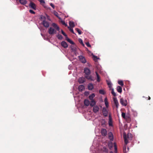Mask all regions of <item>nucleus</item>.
Returning <instances> with one entry per match:
<instances>
[{
    "mask_svg": "<svg viewBox=\"0 0 153 153\" xmlns=\"http://www.w3.org/2000/svg\"><path fill=\"white\" fill-rule=\"evenodd\" d=\"M61 33H62L64 36L66 38L67 37V35L64 32V31L62 30H61Z\"/></svg>",
    "mask_w": 153,
    "mask_h": 153,
    "instance_id": "58836bf2",
    "label": "nucleus"
},
{
    "mask_svg": "<svg viewBox=\"0 0 153 153\" xmlns=\"http://www.w3.org/2000/svg\"><path fill=\"white\" fill-rule=\"evenodd\" d=\"M117 90L118 92L121 93L122 92V88L120 86H118L117 87Z\"/></svg>",
    "mask_w": 153,
    "mask_h": 153,
    "instance_id": "412c9836",
    "label": "nucleus"
},
{
    "mask_svg": "<svg viewBox=\"0 0 153 153\" xmlns=\"http://www.w3.org/2000/svg\"><path fill=\"white\" fill-rule=\"evenodd\" d=\"M123 151H124V153H125V151H126V147H123Z\"/></svg>",
    "mask_w": 153,
    "mask_h": 153,
    "instance_id": "8fccbe9b",
    "label": "nucleus"
},
{
    "mask_svg": "<svg viewBox=\"0 0 153 153\" xmlns=\"http://www.w3.org/2000/svg\"><path fill=\"white\" fill-rule=\"evenodd\" d=\"M104 101H107V98H105V100H104Z\"/></svg>",
    "mask_w": 153,
    "mask_h": 153,
    "instance_id": "4d7b16f0",
    "label": "nucleus"
},
{
    "mask_svg": "<svg viewBox=\"0 0 153 153\" xmlns=\"http://www.w3.org/2000/svg\"><path fill=\"white\" fill-rule=\"evenodd\" d=\"M103 115L105 117H107L108 115V111L105 107H103L102 110Z\"/></svg>",
    "mask_w": 153,
    "mask_h": 153,
    "instance_id": "20e7f679",
    "label": "nucleus"
},
{
    "mask_svg": "<svg viewBox=\"0 0 153 153\" xmlns=\"http://www.w3.org/2000/svg\"><path fill=\"white\" fill-rule=\"evenodd\" d=\"M79 58L80 61L82 63H85L86 62V61L85 57L82 56H79Z\"/></svg>",
    "mask_w": 153,
    "mask_h": 153,
    "instance_id": "39448f33",
    "label": "nucleus"
},
{
    "mask_svg": "<svg viewBox=\"0 0 153 153\" xmlns=\"http://www.w3.org/2000/svg\"><path fill=\"white\" fill-rule=\"evenodd\" d=\"M61 22L62 23V24L63 25H65V22L64 21H62Z\"/></svg>",
    "mask_w": 153,
    "mask_h": 153,
    "instance_id": "09e8293b",
    "label": "nucleus"
},
{
    "mask_svg": "<svg viewBox=\"0 0 153 153\" xmlns=\"http://www.w3.org/2000/svg\"><path fill=\"white\" fill-rule=\"evenodd\" d=\"M48 32L50 35H53L56 33V31L54 28L50 27L48 29Z\"/></svg>",
    "mask_w": 153,
    "mask_h": 153,
    "instance_id": "f03ea898",
    "label": "nucleus"
},
{
    "mask_svg": "<svg viewBox=\"0 0 153 153\" xmlns=\"http://www.w3.org/2000/svg\"><path fill=\"white\" fill-rule=\"evenodd\" d=\"M105 104L106 108H108V103L107 101H105Z\"/></svg>",
    "mask_w": 153,
    "mask_h": 153,
    "instance_id": "a19ab883",
    "label": "nucleus"
},
{
    "mask_svg": "<svg viewBox=\"0 0 153 153\" xmlns=\"http://www.w3.org/2000/svg\"><path fill=\"white\" fill-rule=\"evenodd\" d=\"M40 20L42 21L43 22L44 21H45L46 19V18L45 16L42 15H41L40 16Z\"/></svg>",
    "mask_w": 153,
    "mask_h": 153,
    "instance_id": "b1692460",
    "label": "nucleus"
},
{
    "mask_svg": "<svg viewBox=\"0 0 153 153\" xmlns=\"http://www.w3.org/2000/svg\"><path fill=\"white\" fill-rule=\"evenodd\" d=\"M57 37L59 39H62L63 38L62 36L60 34L57 35Z\"/></svg>",
    "mask_w": 153,
    "mask_h": 153,
    "instance_id": "4c0bfd02",
    "label": "nucleus"
},
{
    "mask_svg": "<svg viewBox=\"0 0 153 153\" xmlns=\"http://www.w3.org/2000/svg\"><path fill=\"white\" fill-rule=\"evenodd\" d=\"M108 138L111 141H113V136L112 133L110 132L108 134Z\"/></svg>",
    "mask_w": 153,
    "mask_h": 153,
    "instance_id": "a211bd4d",
    "label": "nucleus"
},
{
    "mask_svg": "<svg viewBox=\"0 0 153 153\" xmlns=\"http://www.w3.org/2000/svg\"><path fill=\"white\" fill-rule=\"evenodd\" d=\"M102 135L104 136H105L107 134V131L106 129L102 128L101 131Z\"/></svg>",
    "mask_w": 153,
    "mask_h": 153,
    "instance_id": "9b49d317",
    "label": "nucleus"
},
{
    "mask_svg": "<svg viewBox=\"0 0 153 153\" xmlns=\"http://www.w3.org/2000/svg\"><path fill=\"white\" fill-rule=\"evenodd\" d=\"M42 24L44 27L46 28L48 27L49 26V22L46 20L42 22Z\"/></svg>",
    "mask_w": 153,
    "mask_h": 153,
    "instance_id": "1a4fd4ad",
    "label": "nucleus"
},
{
    "mask_svg": "<svg viewBox=\"0 0 153 153\" xmlns=\"http://www.w3.org/2000/svg\"><path fill=\"white\" fill-rule=\"evenodd\" d=\"M113 143L112 142H110L108 143V146L110 149H111L113 147Z\"/></svg>",
    "mask_w": 153,
    "mask_h": 153,
    "instance_id": "393cba45",
    "label": "nucleus"
},
{
    "mask_svg": "<svg viewBox=\"0 0 153 153\" xmlns=\"http://www.w3.org/2000/svg\"><path fill=\"white\" fill-rule=\"evenodd\" d=\"M120 102L121 104L123 106H126L128 104L127 100L123 98H121L120 99Z\"/></svg>",
    "mask_w": 153,
    "mask_h": 153,
    "instance_id": "7ed1b4c3",
    "label": "nucleus"
},
{
    "mask_svg": "<svg viewBox=\"0 0 153 153\" xmlns=\"http://www.w3.org/2000/svg\"><path fill=\"white\" fill-rule=\"evenodd\" d=\"M50 5L53 8V9H54L55 6L52 3H51L50 4Z\"/></svg>",
    "mask_w": 153,
    "mask_h": 153,
    "instance_id": "de8ad7c7",
    "label": "nucleus"
},
{
    "mask_svg": "<svg viewBox=\"0 0 153 153\" xmlns=\"http://www.w3.org/2000/svg\"><path fill=\"white\" fill-rule=\"evenodd\" d=\"M127 121L128 122H129L130 121V119L129 118H128V120H127Z\"/></svg>",
    "mask_w": 153,
    "mask_h": 153,
    "instance_id": "603ef678",
    "label": "nucleus"
},
{
    "mask_svg": "<svg viewBox=\"0 0 153 153\" xmlns=\"http://www.w3.org/2000/svg\"><path fill=\"white\" fill-rule=\"evenodd\" d=\"M122 117L124 119H126V114L124 112H122Z\"/></svg>",
    "mask_w": 153,
    "mask_h": 153,
    "instance_id": "ea45409f",
    "label": "nucleus"
},
{
    "mask_svg": "<svg viewBox=\"0 0 153 153\" xmlns=\"http://www.w3.org/2000/svg\"><path fill=\"white\" fill-rule=\"evenodd\" d=\"M114 152L115 153L117 152V145L116 143H114Z\"/></svg>",
    "mask_w": 153,
    "mask_h": 153,
    "instance_id": "c756f323",
    "label": "nucleus"
},
{
    "mask_svg": "<svg viewBox=\"0 0 153 153\" xmlns=\"http://www.w3.org/2000/svg\"><path fill=\"white\" fill-rule=\"evenodd\" d=\"M93 59L94 61L96 60L98 58L97 57L94 55L93 56Z\"/></svg>",
    "mask_w": 153,
    "mask_h": 153,
    "instance_id": "79ce46f5",
    "label": "nucleus"
},
{
    "mask_svg": "<svg viewBox=\"0 0 153 153\" xmlns=\"http://www.w3.org/2000/svg\"><path fill=\"white\" fill-rule=\"evenodd\" d=\"M103 150L104 152H108V149L105 146H104L103 148Z\"/></svg>",
    "mask_w": 153,
    "mask_h": 153,
    "instance_id": "473e14b6",
    "label": "nucleus"
},
{
    "mask_svg": "<svg viewBox=\"0 0 153 153\" xmlns=\"http://www.w3.org/2000/svg\"><path fill=\"white\" fill-rule=\"evenodd\" d=\"M111 93L113 95L114 97H115L116 96V93L114 91V89L113 88H112L111 89Z\"/></svg>",
    "mask_w": 153,
    "mask_h": 153,
    "instance_id": "2f4dec72",
    "label": "nucleus"
},
{
    "mask_svg": "<svg viewBox=\"0 0 153 153\" xmlns=\"http://www.w3.org/2000/svg\"><path fill=\"white\" fill-rule=\"evenodd\" d=\"M102 121L103 122V123L105 124V121L104 119H103L102 120Z\"/></svg>",
    "mask_w": 153,
    "mask_h": 153,
    "instance_id": "5fc2aeb1",
    "label": "nucleus"
},
{
    "mask_svg": "<svg viewBox=\"0 0 153 153\" xmlns=\"http://www.w3.org/2000/svg\"><path fill=\"white\" fill-rule=\"evenodd\" d=\"M69 25L70 26L72 27H74L75 26L74 23L73 22L70 21L69 22Z\"/></svg>",
    "mask_w": 153,
    "mask_h": 153,
    "instance_id": "cd10ccee",
    "label": "nucleus"
},
{
    "mask_svg": "<svg viewBox=\"0 0 153 153\" xmlns=\"http://www.w3.org/2000/svg\"><path fill=\"white\" fill-rule=\"evenodd\" d=\"M75 30L77 31L79 35L82 34V32L78 28H75Z\"/></svg>",
    "mask_w": 153,
    "mask_h": 153,
    "instance_id": "7c9ffc66",
    "label": "nucleus"
},
{
    "mask_svg": "<svg viewBox=\"0 0 153 153\" xmlns=\"http://www.w3.org/2000/svg\"><path fill=\"white\" fill-rule=\"evenodd\" d=\"M29 6L31 8L34 10H36V4L31 1H30V2L29 4Z\"/></svg>",
    "mask_w": 153,
    "mask_h": 153,
    "instance_id": "423d86ee",
    "label": "nucleus"
},
{
    "mask_svg": "<svg viewBox=\"0 0 153 153\" xmlns=\"http://www.w3.org/2000/svg\"><path fill=\"white\" fill-rule=\"evenodd\" d=\"M106 81L107 82V84L108 86L112 84L111 82L110 81L107 80Z\"/></svg>",
    "mask_w": 153,
    "mask_h": 153,
    "instance_id": "a18cd8bd",
    "label": "nucleus"
},
{
    "mask_svg": "<svg viewBox=\"0 0 153 153\" xmlns=\"http://www.w3.org/2000/svg\"><path fill=\"white\" fill-rule=\"evenodd\" d=\"M56 16H57V14H56V15H55Z\"/></svg>",
    "mask_w": 153,
    "mask_h": 153,
    "instance_id": "680f3d73",
    "label": "nucleus"
},
{
    "mask_svg": "<svg viewBox=\"0 0 153 153\" xmlns=\"http://www.w3.org/2000/svg\"><path fill=\"white\" fill-rule=\"evenodd\" d=\"M61 45L64 48H66L68 47V45L64 41H63L61 42Z\"/></svg>",
    "mask_w": 153,
    "mask_h": 153,
    "instance_id": "2eb2a0df",
    "label": "nucleus"
},
{
    "mask_svg": "<svg viewBox=\"0 0 153 153\" xmlns=\"http://www.w3.org/2000/svg\"><path fill=\"white\" fill-rule=\"evenodd\" d=\"M84 72L86 75H90L91 74L90 70L87 68H84Z\"/></svg>",
    "mask_w": 153,
    "mask_h": 153,
    "instance_id": "6e6552de",
    "label": "nucleus"
},
{
    "mask_svg": "<svg viewBox=\"0 0 153 153\" xmlns=\"http://www.w3.org/2000/svg\"><path fill=\"white\" fill-rule=\"evenodd\" d=\"M19 1L20 3L23 5H25L27 3L26 0H19Z\"/></svg>",
    "mask_w": 153,
    "mask_h": 153,
    "instance_id": "4be33fe9",
    "label": "nucleus"
},
{
    "mask_svg": "<svg viewBox=\"0 0 153 153\" xmlns=\"http://www.w3.org/2000/svg\"><path fill=\"white\" fill-rule=\"evenodd\" d=\"M85 77L87 79L89 80L90 81H94V79L93 77L89 75H85Z\"/></svg>",
    "mask_w": 153,
    "mask_h": 153,
    "instance_id": "ddd939ff",
    "label": "nucleus"
},
{
    "mask_svg": "<svg viewBox=\"0 0 153 153\" xmlns=\"http://www.w3.org/2000/svg\"><path fill=\"white\" fill-rule=\"evenodd\" d=\"M108 125L109 126H113L112 118L110 114H109V115Z\"/></svg>",
    "mask_w": 153,
    "mask_h": 153,
    "instance_id": "f8f14e48",
    "label": "nucleus"
},
{
    "mask_svg": "<svg viewBox=\"0 0 153 153\" xmlns=\"http://www.w3.org/2000/svg\"><path fill=\"white\" fill-rule=\"evenodd\" d=\"M86 45L89 47H91V45L89 44V43L88 42H87L85 43Z\"/></svg>",
    "mask_w": 153,
    "mask_h": 153,
    "instance_id": "49530a36",
    "label": "nucleus"
},
{
    "mask_svg": "<svg viewBox=\"0 0 153 153\" xmlns=\"http://www.w3.org/2000/svg\"><path fill=\"white\" fill-rule=\"evenodd\" d=\"M111 87H112V84L108 86L109 88H110V89L111 90L112 89V88H111Z\"/></svg>",
    "mask_w": 153,
    "mask_h": 153,
    "instance_id": "864d4df0",
    "label": "nucleus"
},
{
    "mask_svg": "<svg viewBox=\"0 0 153 153\" xmlns=\"http://www.w3.org/2000/svg\"><path fill=\"white\" fill-rule=\"evenodd\" d=\"M71 49L73 50H75L74 48V47L72 46H71Z\"/></svg>",
    "mask_w": 153,
    "mask_h": 153,
    "instance_id": "3c124183",
    "label": "nucleus"
},
{
    "mask_svg": "<svg viewBox=\"0 0 153 153\" xmlns=\"http://www.w3.org/2000/svg\"><path fill=\"white\" fill-rule=\"evenodd\" d=\"M150 97H149V100H150Z\"/></svg>",
    "mask_w": 153,
    "mask_h": 153,
    "instance_id": "13d9d810",
    "label": "nucleus"
},
{
    "mask_svg": "<svg viewBox=\"0 0 153 153\" xmlns=\"http://www.w3.org/2000/svg\"><path fill=\"white\" fill-rule=\"evenodd\" d=\"M30 0V1L31 0Z\"/></svg>",
    "mask_w": 153,
    "mask_h": 153,
    "instance_id": "e2e57ef3",
    "label": "nucleus"
},
{
    "mask_svg": "<svg viewBox=\"0 0 153 153\" xmlns=\"http://www.w3.org/2000/svg\"><path fill=\"white\" fill-rule=\"evenodd\" d=\"M66 39L68 42L70 43L71 44L73 45H74V43L72 40H71L70 39L68 38V37L66 38Z\"/></svg>",
    "mask_w": 153,
    "mask_h": 153,
    "instance_id": "bb28decb",
    "label": "nucleus"
},
{
    "mask_svg": "<svg viewBox=\"0 0 153 153\" xmlns=\"http://www.w3.org/2000/svg\"><path fill=\"white\" fill-rule=\"evenodd\" d=\"M84 104L85 105L88 106L90 105V102L88 100L85 99L84 100Z\"/></svg>",
    "mask_w": 153,
    "mask_h": 153,
    "instance_id": "aec40b11",
    "label": "nucleus"
},
{
    "mask_svg": "<svg viewBox=\"0 0 153 153\" xmlns=\"http://www.w3.org/2000/svg\"><path fill=\"white\" fill-rule=\"evenodd\" d=\"M56 16H57V14H56V15H55Z\"/></svg>",
    "mask_w": 153,
    "mask_h": 153,
    "instance_id": "052dcab7",
    "label": "nucleus"
},
{
    "mask_svg": "<svg viewBox=\"0 0 153 153\" xmlns=\"http://www.w3.org/2000/svg\"><path fill=\"white\" fill-rule=\"evenodd\" d=\"M95 95L94 94H92L91 95H90L89 97V99L91 100H94L93 99L94 97H95Z\"/></svg>",
    "mask_w": 153,
    "mask_h": 153,
    "instance_id": "a878e982",
    "label": "nucleus"
},
{
    "mask_svg": "<svg viewBox=\"0 0 153 153\" xmlns=\"http://www.w3.org/2000/svg\"><path fill=\"white\" fill-rule=\"evenodd\" d=\"M68 29H69V30H70V31L72 33H73L74 34H75V33H74V31L73 29L72 28H70V27H69L68 26Z\"/></svg>",
    "mask_w": 153,
    "mask_h": 153,
    "instance_id": "f704fd0d",
    "label": "nucleus"
},
{
    "mask_svg": "<svg viewBox=\"0 0 153 153\" xmlns=\"http://www.w3.org/2000/svg\"><path fill=\"white\" fill-rule=\"evenodd\" d=\"M52 26L57 31H59L60 28L59 27L56 23H53L52 24Z\"/></svg>",
    "mask_w": 153,
    "mask_h": 153,
    "instance_id": "4468645a",
    "label": "nucleus"
},
{
    "mask_svg": "<svg viewBox=\"0 0 153 153\" xmlns=\"http://www.w3.org/2000/svg\"><path fill=\"white\" fill-rule=\"evenodd\" d=\"M123 137L124 139L125 144L126 145L128 143V140H131L132 139V135L130 133H128L127 136L125 134H124Z\"/></svg>",
    "mask_w": 153,
    "mask_h": 153,
    "instance_id": "f257e3e1",
    "label": "nucleus"
},
{
    "mask_svg": "<svg viewBox=\"0 0 153 153\" xmlns=\"http://www.w3.org/2000/svg\"><path fill=\"white\" fill-rule=\"evenodd\" d=\"M29 11L32 14H35V12L32 10H30Z\"/></svg>",
    "mask_w": 153,
    "mask_h": 153,
    "instance_id": "c03bdc74",
    "label": "nucleus"
},
{
    "mask_svg": "<svg viewBox=\"0 0 153 153\" xmlns=\"http://www.w3.org/2000/svg\"><path fill=\"white\" fill-rule=\"evenodd\" d=\"M110 153H113V152H112V151H111L110 152Z\"/></svg>",
    "mask_w": 153,
    "mask_h": 153,
    "instance_id": "bf43d9fd",
    "label": "nucleus"
},
{
    "mask_svg": "<svg viewBox=\"0 0 153 153\" xmlns=\"http://www.w3.org/2000/svg\"><path fill=\"white\" fill-rule=\"evenodd\" d=\"M85 82V79L84 77H79L78 79V82L79 83H82Z\"/></svg>",
    "mask_w": 153,
    "mask_h": 153,
    "instance_id": "dca6fc26",
    "label": "nucleus"
},
{
    "mask_svg": "<svg viewBox=\"0 0 153 153\" xmlns=\"http://www.w3.org/2000/svg\"><path fill=\"white\" fill-rule=\"evenodd\" d=\"M64 25L66 27L67 26V24H66L65 23V25Z\"/></svg>",
    "mask_w": 153,
    "mask_h": 153,
    "instance_id": "6e6d98bb",
    "label": "nucleus"
},
{
    "mask_svg": "<svg viewBox=\"0 0 153 153\" xmlns=\"http://www.w3.org/2000/svg\"><path fill=\"white\" fill-rule=\"evenodd\" d=\"M40 3L41 4H45V2L44 0H38Z\"/></svg>",
    "mask_w": 153,
    "mask_h": 153,
    "instance_id": "37998d69",
    "label": "nucleus"
},
{
    "mask_svg": "<svg viewBox=\"0 0 153 153\" xmlns=\"http://www.w3.org/2000/svg\"><path fill=\"white\" fill-rule=\"evenodd\" d=\"M99 92L100 94L104 95L105 94L104 91L103 90H100L99 91Z\"/></svg>",
    "mask_w": 153,
    "mask_h": 153,
    "instance_id": "72a5a7b5",
    "label": "nucleus"
},
{
    "mask_svg": "<svg viewBox=\"0 0 153 153\" xmlns=\"http://www.w3.org/2000/svg\"><path fill=\"white\" fill-rule=\"evenodd\" d=\"M93 111L95 113H97L99 111V108L97 105H94L93 107Z\"/></svg>",
    "mask_w": 153,
    "mask_h": 153,
    "instance_id": "0eeeda50",
    "label": "nucleus"
},
{
    "mask_svg": "<svg viewBox=\"0 0 153 153\" xmlns=\"http://www.w3.org/2000/svg\"><path fill=\"white\" fill-rule=\"evenodd\" d=\"M90 104L91 107H93L94 105H95L96 102L94 100H91V103H90Z\"/></svg>",
    "mask_w": 153,
    "mask_h": 153,
    "instance_id": "5701e85b",
    "label": "nucleus"
},
{
    "mask_svg": "<svg viewBox=\"0 0 153 153\" xmlns=\"http://www.w3.org/2000/svg\"><path fill=\"white\" fill-rule=\"evenodd\" d=\"M85 89V87L83 85H80L78 87V89L79 91H82Z\"/></svg>",
    "mask_w": 153,
    "mask_h": 153,
    "instance_id": "f3484780",
    "label": "nucleus"
},
{
    "mask_svg": "<svg viewBox=\"0 0 153 153\" xmlns=\"http://www.w3.org/2000/svg\"><path fill=\"white\" fill-rule=\"evenodd\" d=\"M96 74L97 78V81L98 82H100V76L97 72H96Z\"/></svg>",
    "mask_w": 153,
    "mask_h": 153,
    "instance_id": "c85d7f7f",
    "label": "nucleus"
},
{
    "mask_svg": "<svg viewBox=\"0 0 153 153\" xmlns=\"http://www.w3.org/2000/svg\"><path fill=\"white\" fill-rule=\"evenodd\" d=\"M118 83L122 86H123L124 85L123 81L121 80L118 81Z\"/></svg>",
    "mask_w": 153,
    "mask_h": 153,
    "instance_id": "e433bc0d",
    "label": "nucleus"
},
{
    "mask_svg": "<svg viewBox=\"0 0 153 153\" xmlns=\"http://www.w3.org/2000/svg\"><path fill=\"white\" fill-rule=\"evenodd\" d=\"M88 88L89 90H91L94 88V86L92 83H90L88 85Z\"/></svg>",
    "mask_w": 153,
    "mask_h": 153,
    "instance_id": "6ab92c4d",
    "label": "nucleus"
},
{
    "mask_svg": "<svg viewBox=\"0 0 153 153\" xmlns=\"http://www.w3.org/2000/svg\"><path fill=\"white\" fill-rule=\"evenodd\" d=\"M79 42L83 46H84V44H83V42L82 40V39H79Z\"/></svg>",
    "mask_w": 153,
    "mask_h": 153,
    "instance_id": "c9c22d12",
    "label": "nucleus"
},
{
    "mask_svg": "<svg viewBox=\"0 0 153 153\" xmlns=\"http://www.w3.org/2000/svg\"><path fill=\"white\" fill-rule=\"evenodd\" d=\"M113 100L116 108H118L119 104L117 98L115 97H113Z\"/></svg>",
    "mask_w": 153,
    "mask_h": 153,
    "instance_id": "9d476101",
    "label": "nucleus"
}]
</instances>
